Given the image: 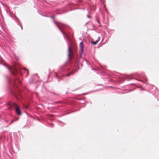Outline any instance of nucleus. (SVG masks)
<instances>
[{"instance_id": "obj_1", "label": "nucleus", "mask_w": 159, "mask_h": 159, "mask_svg": "<svg viewBox=\"0 0 159 159\" xmlns=\"http://www.w3.org/2000/svg\"><path fill=\"white\" fill-rule=\"evenodd\" d=\"M13 104L15 105V106L16 107V113L19 115H21V112L20 111L18 107V106L15 103H13Z\"/></svg>"}, {"instance_id": "obj_2", "label": "nucleus", "mask_w": 159, "mask_h": 159, "mask_svg": "<svg viewBox=\"0 0 159 159\" xmlns=\"http://www.w3.org/2000/svg\"><path fill=\"white\" fill-rule=\"evenodd\" d=\"M80 54L82 55L84 52V44L82 41L81 42L80 44Z\"/></svg>"}, {"instance_id": "obj_3", "label": "nucleus", "mask_w": 159, "mask_h": 159, "mask_svg": "<svg viewBox=\"0 0 159 159\" xmlns=\"http://www.w3.org/2000/svg\"><path fill=\"white\" fill-rule=\"evenodd\" d=\"M54 23H55V24H56V25H57V27H58V29L60 30L61 31V33L63 34V35L65 36H66V37L67 38H68V37L64 33V32H63V31H62V30H61V29L60 28V27L57 24V22H56V21H55V20H54Z\"/></svg>"}, {"instance_id": "obj_4", "label": "nucleus", "mask_w": 159, "mask_h": 159, "mask_svg": "<svg viewBox=\"0 0 159 159\" xmlns=\"http://www.w3.org/2000/svg\"><path fill=\"white\" fill-rule=\"evenodd\" d=\"M4 66L6 67L9 70V71L12 74H13L14 75H16V74L15 73H14L13 72H12V71H11L10 67H8L7 65H4Z\"/></svg>"}, {"instance_id": "obj_5", "label": "nucleus", "mask_w": 159, "mask_h": 159, "mask_svg": "<svg viewBox=\"0 0 159 159\" xmlns=\"http://www.w3.org/2000/svg\"><path fill=\"white\" fill-rule=\"evenodd\" d=\"M71 49L70 47L68 48V56L69 57H71V53H70Z\"/></svg>"}, {"instance_id": "obj_6", "label": "nucleus", "mask_w": 159, "mask_h": 159, "mask_svg": "<svg viewBox=\"0 0 159 159\" xmlns=\"http://www.w3.org/2000/svg\"><path fill=\"white\" fill-rule=\"evenodd\" d=\"M98 42L96 40L95 41H92V43L94 45H95L98 43Z\"/></svg>"}, {"instance_id": "obj_7", "label": "nucleus", "mask_w": 159, "mask_h": 159, "mask_svg": "<svg viewBox=\"0 0 159 159\" xmlns=\"http://www.w3.org/2000/svg\"><path fill=\"white\" fill-rule=\"evenodd\" d=\"M55 76H56L58 79V81H59V78L57 74L56 73H55Z\"/></svg>"}, {"instance_id": "obj_8", "label": "nucleus", "mask_w": 159, "mask_h": 159, "mask_svg": "<svg viewBox=\"0 0 159 159\" xmlns=\"http://www.w3.org/2000/svg\"><path fill=\"white\" fill-rule=\"evenodd\" d=\"M100 37H98L97 39V40H96L98 42L100 40Z\"/></svg>"}, {"instance_id": "obj_9", "label": "nucleus", "mask_w": 159, "mask_h": 159, "mask_svg": "<svg viewBox=\"0 0 159 159\" xmlns=\"http://www.w3.org/2000/svg\"><path fill=\"white\" fill-rule=\"evenodd\" d=\"M24 70H26L27 71V75H28V73H29V71L27 69H26V68H24Z\"/></svg>"}, {"instance_id": "obj_10", "label": "nucleus", "mask_w": 159, "mask_h": 159, "mask_svg": "<svg viewBox=\"0 0 159 159\" xmlns=\"http://www.w3.org/2000/svg\"><path fill=\"white\" fill-rule=\"evenodd\" d=\"M50 17L53 19H54L55 18V16H51Z\"/></svg>"}, {"instance_id": "obj_11", "label": "nucleus", "mask_w": 159, "mask_h": 159, "mask_svg": "<svg viewBox=\"0 0 159 159\" xmlns=\"http://www.w3.org/2000/svg\"><path fill=\"white\" fill-rule=\"evenodd\" d=\"M74 73L73 72H72L70 74H67V75L68 76H69L70 75H71V74H73Z\"/></svg>"}, {"instance_id": "obj_12", "label": "nucleus", "mask_w": 159, "mask_h": 159, "mask_svg": "<svg viewBox=\"0 0 159 159\" xmlns=\"http://www.w3.org/2000/svg\"><path fill=\"white\" fill-rule=\"evenodd\" d=\"M17 120H13L11 122L10 124H12L14 121H16Z\"/></svg>"}, {"instance_id": "obj_13", "label": "nucleus", "mask_w": 159, "mask_h": 159, "mask_svg": "<svg viewBox=\"0 0 159 159\" xmlns=\"http://www.w3.org/2000/svg\"><path fill=\"white\" fill-rule=\"evenodd\" d=\"M87 17L88 18H90V16L89 15H87Z\"/></svg>"}, {"instance_id": "obj_14", "label": "nucleus", "mask_w": 159, "mask_h": 159, "mask_svg": "<svg viewBox=\"0 0 159 159\" xmlns=\"http://www.w3.org/2000/svg\"><path fill=\"white\" fill-rule=\"evenodd\" d=\"M20 25L21 27V30H22V25Z\"/></svg>"}, {"instance_id": "obj_15", "label": "nucleus", "mask_w": 159, "mask_h": 159, "mask_svg": "<svg viewBox=\"0 0 159 159\" xmlns=\"http://www.w3.org/2000/svg\"><path fill=\"white\" fill-rule=\"evenodd\" d=\"M15 18H16V19L17 20H18L16 16H15Z\"/></svg>"}, {"instance_id": "obj_16", "label": "nucleus", "mask_w": 159, "mask_h": 159, "mask_svg": "<svg viewBox=\"0 0 159 159\" xmlns=\"http://www.w3.org/2000/svg\"><path fill=\"white\" fill-rule=\"evenodd\" d=\"M97 22L99 23V24H100V23H99V22L98 21V20H97Z\"/></svg>"}, {"instance_id": "obj_17", "label": "nucleus", "mask_w": 159, "mask_h": 159, "mask_svg": "<svg viewBox=\"0 0 159 159\" xmlns=\"http://www.w3.org/2000/svg\"><path fill=\"white\" fill-rule=\"evenodd\" d=\"M8 80L9 81L10 80V78L9 77H8Z\"/></svg>"}, {"instance_id": "obj_18", "label": "nucleus", "mask_w": 159, "mask_h": 159, "mask_svg": "<svg viewBox=\"0 0 159 159\" xmlns=\"http://www.w3.org/2000/svg\"><path fill=\"white\" fill-rule=\"evenodd\" d=\"M52 126H52V127L53 126V124H52Z\"/></svg>"}]
</instances>
